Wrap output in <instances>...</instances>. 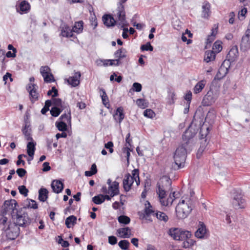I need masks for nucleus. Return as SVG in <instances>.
<instances>
[{
    "instance_id": "f257e3e1",
    "label": "nucleus",
    "mask_w": 250,
    "mask_h": 250,
    "mask_svg": "<svg viewBox=\"0 0 250 250\" xmlns=\"http://www.w3.org/2000/svg\"><path fill=\"white\" fill-rule=\"evenodd\" d=\"M193 208V199L191 197H183L176 207L177 217L179 219L186 218Z\"/></svg>"
},
{
    "instance_id": "f03ea898",
    "label": "nucleus",
    "mask_w": 250,
    "mask_h": 250,
    "mask_svg": "<svg viewBox=\"0 0 250 250\" xmlns=\"http://www.w3.org/2000/svg\"><path fill=\"white\" fill-rule=\"evenodd\" d=\"M134 182L138 186L140 185L139 171L138 169H134L132 171L131 175L126 174L123 180V187L125 191H128L131 189Z\"/></svg>"
},
{
    "instance_id": "7ed1b4c3",
    "label": "nucleus",
    "mask_w": 250,
    "mask_h": 250,
    "mask_svg": "<svg viewBox=\"0 0 250 250\" xmlns=\"http://www.w3.org/2000/svg\"><path fill=\"white\" fill-rule=\"evenodd\" d=\"M186 154V149L183 145L179 146L176 149L174 155V160L175 165L177 166V169H179L184 167Z\"/></svg>"
},
{
    "instance_id": "20e7f679",
    "label": "nucleus",
    "mask_w": 250,
    "mask_h": 250,
    "mask_svg": "<svg viewBox=\"0 0 250 250\" xmlns=\"http://www.w3.org/2000/svg\"><path fill=\"white\" fill-rule=\"evenodd\" d=\"M157 193L159 196L160 202L162 206H167L169 205H171L175 199V192H173L172 194H170L169 197L167 200H165L166 191L163 186H161L160 184H157Z\"/></svg>"
},
{
    "instance_id": "39448f33",
    "label": "nucleus",
    "mask_w": 250,
    "mask_h": 250,
    "mask_svg": "<svg viewBox=\"0 0 250 250\" xmlns=\"http://www.w3.org/2000/svg\"><path fill=\"white\" fill-rule=\"evenodd\" d=\"M114 16L117 19L116 20V23L119 26H121V28H124L127 24L124 5L117 4V7L115 10Z\"/></svg>"
},
{
    "instance_id": "423d86ee",
    "label": "nucleus",
    "mask_w": 250,
    "mask_h": 250,
    "mask_svg": "<svg viewBox=\"0 0 250 250\" xmlns=\"http://www.w3.org/2000/svg\"><path fill=\"white\" fill-rule=\"evenodd\" d=\"M53 105L50 110V113L52 116L55 117H58L61 112L68 106L67 104L62 102L60 98L53 99Z\"/></svg>"
},
{
    "instance_id": "0eeeda50",
    "label": "nucleus",
    "mask_w": 250,
    "mask_h": 250,
    "mask_svg": "<svg viewBox=\"0 0 250 250\" xmlns=\"http://www.w3.org/2000/svg\"><path fill=\"white\" fill-rule=\"evenodd\" d=\"M17 205L18 204L14 199L5 201L1 210L2 214H10L12 217L13 214L18 211L16 208Z\"/></svg>"
},
{
    "instance_id": "6e6552de",
    "label": "nucleus",
    "mask_w": 250,
    "mask_h": 250,
    "mask_svg": "<svg viewBox=\"0 0 250 250\" xmlns=\"http://www.w3.org/2000/svg\"><path fill=\"white\" fill-rule=\"evenodd\" d=\"M14 223L19 226H24L29 223V218L27 214L22 211V210H18L12 216Z\"/></svg>"
},
{
    "instance_id": "1a4fd4ad",
    "label": "nucleus",
    "mask_w": 250,
    "mask_h": 250,
    "mask_svg": "<svg viewBox=\"0 0 250 250\" xmlns=\"http://www.w3.org/2000/svg\"><path fill=\"white\" fill-rule=\"evenodd\" d=\"M232 205L233 208L236 209L243 208L246 206L245 200L243 198L239 190H233Z\"/></svg>"
},
{
    "instance_id": "9d476101",
    "label": "nucleus",
    "mask_w": 250,
    "mask_h": 250,
    "mask_svg": "<svg viewBox=\"0 0 250 250\" xmlns=\"http://www.w3.org/2000/svg\"><path fill=\"white\" fill-rule=\"evenodd\" d=\"M40 73L43 78L44 82L50 83L55 82L54 76L48 66H42L40 68Z\"/></svg>"
},
{
    "instance_id": "9b49d317",
    "label": "nucleus",
    "mask_w": 250,
    "mask_h": 250,
    "mask_svg": "<svg viewBox=\"0 0 250 250\" xmlns=\"http://www.w3.org/2000/svg\"><path fill=\"white\" fill-rule=\"evenodd\" d=\"M40 73L43 78L44 82L50 83L55 82L54 76L48 66H42L40 68Z\"/></svg>"
},
{
    "instance_id": "f8f14e48",
    "label": "nucleus",
    "mask_w": 250,
    "mask_h": 250,
    "mask_svg": "<svg viewBox=\"0 0 250 250\" xmlns=\"http://www.w3.org/2000/svg\"><path fill=\"white\" fill-rule=\"evenodd\" d=\"M217 98L216 94H214L211 90L208 91L204 96L202 104L203 106H209L213 104Z\"/></svg>"
},
{
    "instance_id": "ddd939ff",
    "label": "nucleus",
    "mask_w": 250,
    "mask_h": 250,
    "mask_svg": "<svg viewBox=\"0 0 250 250\" xmlns=\"http://www.w3.org/2000/svg\"><path fill=\"white\" fill-rule=\"evenodd\" d=\"M250 29H247L245 34L241 39L240 43V49L243 51H245L250 48Z\"/></svg>"
},
{
    "instance_id": "4468645a",
    "label": "nucleus",
    "mask_w": 250,
    "mask_h": 250,
    "mask_svg": "<svg viewBox=\"0 0 250 250\" xmlns=\"http://www.w3.org/2000/svg\"><path fill=\"white\" fill-rule=\"evenodd\" d=\"M30 9V4L26 0H22L16 5V11L22 15L29 12Z\"/></svg>"
},
{
    "instance_id": "2eb2a0df",
    "label": "nucleus",
    "mask_w": 250,
    "mask_h": 250,
    "mask_svg": "<svg viewBox=\"0 0 250 250\" xmlns=\"http://www.w3.org/2000/svg\"><path fill=\"white\" fill-rule=\"evenodd\" d=\"M35 84L30 83L27 87V90L29 92L30 100L32 103H34L38 99L39 94L37 92L36 89H35Z\"/></svg>"
},
{
    "instance_id": "dca6fc26",
    "label": "nucleus",
    "mask_w": 250,
    "mask_h": 250,
    "mask_svg": "<svg viewBox=\"0 0 250 250\" xmlns=\"http://www.w3.org/2000/svg\"><path fill=\"white\" fill-rule=\"evenodd\" d=\"M104 24L107 27L114 26L116 23V20L112 15L110 14H105L102 18Z\"/></svg>"
},
{
    "instance_id": "f3484780",
    "label": "nucleus",
    "mask_w": 250,
    "mask_h": 250,
    "mask_svg": "<svg viewBox=\"0 0 250 250\" xmlns=\"http://www.w3.org/2000/svg\"><path fill=\"white\" fill-rule=\"evenodd\" d=\"M51 186L53 192L56 193L61 192L63 189V183L58 180H53L51 183Z\"/></svg>"
},
{
    "instance_id": "a211bd4d",
    "label": "nucleus",
    "mask_w": 250,
    "mask_h": 250,
    "mask_svg": "<svg viewBox=\"0 0 250 250\" xmlns=\"http://www.w3.org/2000/svg\"><path fill=\"white\" fill-rule=\"evenodd\" d=\"M81 76V75L80 72H77L75 73L73 76L70 77L67 79V82L72 86H76L80 83V79Z\"/></svg>"
},
{
    "instance_id": "6ab92c4d",
    "label": "nucleus",
    "mask_w": 250,
    "mask_h": 250,
    "mask_svg": "<svg viewBox=\"0 0 250 250\" xmlns=\"http://www.w3.org/2000/svg\"><path fill=\"white\" fill-rule=\"evenodd\" d=\"M108 189L110 192V197H113L118 195L119 193V183L116 181L113 182L111 185L109 186Z\"/></svg>"
},
{
    "instance_id": "aec40b11",
    "label": "nucleus",
    "mask_w": 250,
    "mask_h": 250,
    "mask_svg": "<svg viewBox=\"0 0 250 250\" xmlns=\"http://www.w3.org/2000/svg\"><path fill=\"white\" fill-rule=\"evenodd\" d=\"M210 4L208 1H205L202 5V17L208 19L210 14Z\"/></svg>"
},
{
    "instance_id": "412c9836",
    "label": "nucleus",
    "mask_w": 250,
    "mask_h": 250,
    "mask_svg": "<svg viewBox=\"0 0 250 250\" xmlns=\"http://www.w3.org/2000/svg\"><path fill=\"white\" fill-rule=\"evenodd\" d=\"M36 145V143L33 140L29 141L27 145V152L29 156L31 157V160L33 159Z\"/></svg>"
},
{
    "instance_id": "4be33fe9",
    "label": "nucleus",
    "mask_w": 250,
    "mask_h": 250,
    "mask_svg": "<svg viewBox=\"0 0 250 250\" xmlns=\"http://www.w3.org/2000/svg\"><path fill=\"white\" fill-rule=\"evenodd\" d=\"M61 28V35L62 36L67 38L73 37V31L68 25L64 24Z\"/></svg>"
},
{
    "instance_id": "5701e85b",
    "label": "nucleus",
    "mask_w": 250,
    "mask_h": 250,
    "mask_svg": "<svg viewBox=\"0 0 250 250\" xmlns=\"http://www.w3.org/2000/svg\"><path fill=\"white\" fill-rule=\"evenodd\" d=\"M186 233H190L191 234V231L182 228H173L169 229L168 234H187Z\"/></svg>"
},
{
    "instance_id": "b1692460",
    "label": "nucleus",
    "mask_w": 250,
    "mask_h": 250,
    "mask_svg": "<svg viewBox=\"0 0 250 250\" xmlns=\"http://www.w3.org/2000/svg\"><path fill=\"white\" fill-rule=\"evenodd\" d=\"M115 120L121 123L125 117V115L123 113V108L122 107H118L115 114L113 115Z\"/></svg>"
},
{
    "instance_id": "393cba45",
    "label": "nucleus",
    "mask_w": 250,
    "mask_h": 250,
    "mask_svg": "<svg viewBox=\"0 0 250 250\" xmlns=\"http://www.w3.org/2000/svg\"><path fill=\"white\" fill-rule=\"evenodd\" d=\"M23 208L37 209L38 208V204L34 200L27 199L23 203Z\"/></svg>"
},
{
    "instance_id": "a878e982",
    "label": "nucleus",
    "mask_w": 250,
    "mask_h": 250,
    "mask_svg": "<svg viewBox=\"0 0 250 250\" xmlns=\"http://www.w3.org/2000/svg\"><path fill=\"white\" fill-rule=\"evenodd\" d=\"M29 125L25 124L24 127L22 129L23 134L24 135L25 138L27 141H33V138L31 135V129L29 128Z\"/></svg>"
},
{
    "instance_id": "bb28decb",
    "label": "nucleus",
    "mask_w": 250,
    "mask_h": 250,
    "mask_svg": "<svg viewBox=\"0 0 250 250\" xmlns=\"http://www.w3.org/2000/svg\"><path fill=\"white\" fill-rule=\"evenodd\" d=\"M100 61L103 62V65L104 66H107L108 64L109 65H115V66H119L122 63V62L119 59H115V60H100Z\"/></svg>"
},
{
    "instance_id": "cd10ccee",
    "label": "nucleus",
    "mask_w": 250,
    "mask_h": 250,
    "mask_svg": "<svg viewBox=\"0 0 250 250\" xmlns=\"http://www.w3.org/2000/svg\"><path fill=\"white\" fill-rule=\"evenodd\" d=\"M228 69L227 67H225L222 65L219 68L218 71L215 77L216 79H221L224 77L228 73Z\"/></svg>"
},
{
    "instance_id": "c85d7f7f",
    "label": "nucleus",
    "mask_w": 250,
    "mask_h": 250,
    "mask_svg": "<svg viewBox=\"0 0 250 250\" xmlns=\"http://www.w3.org/2000/svg\"><path fill=\"white\" fill-rule=\"evenodd\" d=\"M145 215L146 217H148L149 215H153L154 216L155 215V211L153 209L152 206L151 205L150 203L148 201H146L145 204Z\"/></svg>"
},
{
    "instance_id": "c756f323",
    "label": "nucleus",
    "mask_w": 250,
    "mask_h": 250,
    "mask_svg": "<svg viewBox=\"0 0 250 250\" xmlns=\"http://www.w3.org/2000/svg\"><path fill=\"white\" fill-rule=\"evenodd\" d=\"M114 56L117 58L116 59H119L121 61V59L126 57V51L125 49L121 48L114 53ZM120 62H121V61Z\"/></svg>"
},
{
    "instance_id": "7c9ffc66",
    "label": "nucleus",
    "mask_w": 250,
    "mask_h": 250,
    "mask_svg": "<svg viewBox=\"0 0 250 250\" xmlns=\"http://www.w3.org/2000/svg\"><path fill=\"white\" fill-rule=\"evenodd\" d=\"M215 53L214 51H207L204 56V61L209 62L215 60Z\"/></svg>"
},
{
    "instance_id": "2f4dec72",
    "label": "nucleus",
    "mask_w": 250,
    "mask_h": 250,
    "mask_svg": "<svg viewBox=\"0 0 250 250\" xmlns=\"http://www.w3.org/2000/svg\"><path fill=\"white\" fill-rule=\"evenodd\" d=\"M48 190L46 188H41L39 191V200L45 202L48 198Z\"/></svg>"
},
{
    "instance_id": "473e14b6",
    "label": "nucleus",
    "mask_w": 250,
    "mask_h": 250,
    "mask_svg": "<svg viewBox=\"0 0 250 250\" xmlns=\"http://www.w3.org/2000/svg\"><path fill=\"white\" fill-rule=\"evenodd\" d=\"M205 84L206 81L205 80H201L199 81L194 86L193 88V92L195 94L200 93L204 88Z\"/></svg>"
},
{
    "instance_id": "72a5a7b5",
    "label": "nucleus",
    "mask_w": 250,
    "mask_h": 250,
    "mask_svg": "<svg viewBox=\"0 0 250 250\" xmlns=\"http://www.w3.org/2000/svg\"><path fill=\"white\" fill-rule=\"evenodd\" d=\"M208 230L205 225L203 222H200L195 234H206Z\"/></svg>"
},
{
    "instance_id": "f704fd0d",
    "label": "nucleus",
    "mask_w": 250,
    "mask_h": 250,
    "mask_svg": "<svg viewBox=\"0 0 250 250\" xmlns=\"http://www.w3.org/2000/svg\"><path fill=\"white\" fill-rule=\"evenodd\" d=\"M83 22L82 21L76 22L72 29L73 32L81 33L83 30Z\"/></svg>"
},
{
    "instance_id": "c9c22d12",
    "label": "nucleus",
    "mask_w": 250,
    "mask_h": 250,
    "mask_svg": "<svg viewBox=\"0 0 250 250\" xmlns=\"http://www.w3.org/2000/svg\"><path fill=\"white\" fill-rule=\"evenodd\" d=\"M76 217L73 215H71L66 219L65 224L67 228H70L76 223Z\"/></svg>"
},
{
    "instance_id": "e433bc0d",
    "label": "nucleus",
    "mask_w": 250,
    "mask_h": 250,
    "mask_svg": "<svg viewBox=\"0 0 250 250\" xmlns=\"http://www.w3.org/2000/svg\"><path fill=\"white\" fill-rule=\"evenodd\" d=\"M100 96L102 98L103 104L105 106L109 105V100L106 95L105 91L103 89H100Z\"/></svg>"
},
{
    "instance_id": "4c0bfd02",
    "label": "nucleus",
    "mask_w": 250,
    "mask_h": 250,
    "mask_svg": "<svg viewBox=\"0 0 250 250\" xmlns=\"http://www.w3.org/2000/svg\"><path fill=\"white\" fill-rule=\"evenodd\" d=\"M154 216H155L159 220L163 221L165 222H167L168 219V217L166 215V214L164 212L161 211H157L155 213Z\"/></svg>"
},
{
    "instance_id": "58836bf2",
    "label": "nucleus",
    "mask_w": 250,
    "mask_h": 250,
    "mask_svg": "<svg viewBox=\"0 0 250 250\" xmlns=\"http://www.w3.org/2000/svg\"><path fill=\"white\" fill-rule=\"evenodd\" d=\"M66 111L67 112V113H66V111H65V113L62 115L59 119L62 120L63 122L66 121V122L68 123L70 122L71 120V114H70V109H66Z\"/></svg>"
},
{
    "instance_id": "ea45409f",
    "label": "nucleus",
    "mask_w": 250,
    "mask_h": 250,
    "mask_svg": "<svg viewBox=\"0 0 250 250\" xmlns=\"http://www.w3.org/2000/svg\"><path fill=\"white\" fill-rule=\"evenodd\" d=\"M55 240L56 242L61 244L62 247L66 248L69 246V244L68 241L64 240L61 235H58L57 237H56Z\"/></svg>"
},
{
    "instance_id": "a19ab883",
    "label": "nucleus",
    "mask_w": 250,
    "mask_h": 250,
    "mask_svg": "<svg viewBox=\"0 0 250 250\" xmlns=\"http://www.w3.org/2000/svg\"><path fill=\"white\" fill-rule=\"evenodd\" d=\"M55 125L58 129L61 131H65L67 129L66 123L63 121L60 122H56Z\"/></svg>"
},
{
    "instance_id": "79ce46f5",
    "label": "nucleus",
    "mask_w": 250,
    "mask_h": 250,
    "mask_svg": "<svg viewBox=\"0 0 250 250\" xmlns=\"http://www.w3.org/2000/svg\"><path fill=\"white\" fill-rule=\"evenodd\" d=\"M238 54V51L237 47L236 46H234L229 50L228 56L231 58V59L232 60L237 57Z\"/></svg>"
},
{
    "instance_id": "37998d69",
    "label": "nucleus",
    "mask_w": 250,
    "mask_h": 250,
    "mask_svg": "<svg viewBox=\"0 0 250 250\" xmlns=\"http://www.w3.org/2000/svg\"><path fill=\"white\" fill-rule=\"evenodd\" d=\"M207 146V141L206 140H203L201 143L200 146L199 148L198 149L197 153V156L198 158H199L201 156L202 153L204 152V151L206 149Z\"/></svg>"
},
{
    "instance_id": "c03bdc74",
    "label": "nucleus",
    "mask_w": 250,
    "mask_h": 250,
    "mask_svg": "<svg viewBox=\"0 0 250 250\" xmlns=\"http://www.w3.org/2000/svg\"><path fill=\"white\" fill-rule=\"evenodd\" d=\"M92 201L96 204L100 205L104 201L103 195L99 194L92 198Z\"/></svg>"
},
{
    "instance_id": "a18cd8bd",
    "label": "nucleus",
    "mask_w": 250,
    "mask_h": 250,
    "mask_svg": "<svg viewBox=\"0 0 250 250\" xmlns=\"http://www.w3.org/2000/svg\"><path fill=\"white\" fill-rule=\"evenodd\" d=\"M193 124V121L191 124L190 126L189 127V128L188 130H187L185 131V132L184 133V134L183 135V139H185V140H188V141L190 138H191L193 137L194 135H192V134L190 135V128H191L192 127Z\"/></svg>"
},
{
    "instance_id": "49530a36",
    "label": "nucleus",
    "mask_w": 250,
    "mask_h": 250,
    "mask_svg": "<svg viewBox=\"0 0 250 250\" xmlns=\"http://www.w3.org/2000/svg\"><path fill=\"white\" fill-rule=\"evenodd\" d=\"M208 132H209V127H205V126L204 125H203L202 126V127L201 128L200 131V139H204L207 136V135H208Z\"/></svg>"
},
{
    "instance_id": "de8ad7c7",
    "label": "nucleus",
    "mask_w": 250,
    "mask_h": 250,
    "mask_svg": "<svg viewBox=\"0 0 250 250\" xmlns=\"http://www.w3.org/2000/svg\"><path fill=\"white\" fill-rule=\"evenodd\" d=\"M188 235H186L187 239L183 242V247L186 248L193 245L195 243V241L190 238H188Z\"/></svg>"
},
{
    "instance_id": "09e8293b",
    "label": "nucleus",
    "mask_w": 250,
    "mask_h": 250,
    "mask_svg": "<svg viewBox=\"0 0 250 250\" xmlns=\"http://www.w3.org/2000/svg\"><path fill=\"white\" fill-rule=\"evenodd\" d=\"M118 221L122 224H127L130 222V218L125 215H121L118 217Z\"/></svg>"
},
{
    "instance_id": "8fccbe9b",
    "label": "nucleus",
    "mask_w": 250,
    "mask_h": 250,
    "mask_svg": "<svg viewBox=\"0 0 250 250\" xmlns=\"http://www.w3.org/2000/svg\"><path fill=\"white\" fill-rule=\"evenodd\" d=\"M118 245L121 249L125 250L128 249L129 243L127 240H121L119 242Z\"/></svg>"
},
{
    "instance_id": "3c124183",
    "label": "nucleus",
    "mask_w": 250,
    "mask_h": 250,
    "mask_svg": "<svg viewBox=\"0 0 250 250\" xmlns=\"http://www.w3.org/2000/svg\"><path fill=\"white\" fill-rule=\"evenodd\" d=\"M142 85L138 83H134L132 85V87L130 90L136 91L137 92H140L142 90Z\"/></svg>"
},
{
    "instance_id": "603ef678",
    "label": "nucleus",
    "mask_w": 250,
    "mask_h": 250,
    "mask_svg": "<svg viewBox=\"0 0 250 250\" xmlns=\"http://www.w3.org/2000/svg\"><path fill=\"white\" fill-rule=\"evenodd\" d=\"M20 193L23 195L24 196L26 197L28 195V190L25 186H21L18 188Z\"/></svg>"
},
{
    "instance_id": "864d4df0",
    "label": "nucleus",
    "mask_w": 250,
    "mask_h": 250,
    "mask_svg": "<svg viewBox=\"0 0 250 250\" xmlns=\"http://www.w3.org/2000/svg\"><path fill=\"white\" fill-rule=\"evenodd\" d=\"M144 115L145 117L152 118L155 116V113L150 109H147L144 112Z\"/></svg>"
},
{
    "instance_id": "5fc2aeb1",
    "label": "nucleus",
    "mask_w": 250,
    "mask_h": 250,
    "mask_svg": "<svg viewBox=\"0 0 250 250\" xmlns=\"http://www.w3.org/2000/svg\"><path fill=\"white\" fill-rule=\"evenodd\" d=\"M119 234H131V232L130 229L128 227L120 229L118 230Z\"/></svg>"
},
{
    "instance_id": "6e6d98bb",
    "label": "nucleus",
    "mask_w": 250,
    "mask_h": 250,
    "mask_svg": "<svg viewBox=\"0 0 250 250\" xmlns=\"http://www.w3.org/2000/svg\"><path fill=\"white\" fill-rule=\"evenodd\" d=\"M141 49L142 51H153V47L150 44L149 42H147L146 44L142 45L141 47Z\"/></svg>"
},
{
    "instance_id": "4d7b16f0",
    "label": "nucleus",
    "mask_w": 250,
    "mask_h": 250,
    "mask_svg": "<svg viewBox=\"0 0 250 250\" xmlns=\"http://www.w3.org/2000/svg\"><path fill=\"white\" fill-rule=\"evenodd\" d=\"M136 104L139 107L142 108H145L146 107L145 100L143 99H138L136 100Z\"/></svg>"
},
{
    "instance_id": "13d9d810",
    "label": "nucleus",
    "mask_w": 250,
    "mask_h": 250,
    "mask_svg": "<svg viewBox=\"0 0 250 250\" xmlns=\"http://www.w3.org/2000/svg\"><path fill=\"white\" fill-rule=\"evenodd\" d=\"M247 13V9L246 8H244L239 12L238 18L240 20H243L245 19V15Z\"/></svg>"
},
{
    "instance_id": "bf43d9fd",
    "label": "nucleus",
    "mask_w": 250,
    "mask_h": 250,
    "mask_svg": "<svg viewBox=\"0 0 250 250\" xmlns=\"http://www.w3.org/2000/svg\"><path fill=\"white\" fill-rule=\"evenodd\" d=\"M52 93H53L52 95L53 97H57L58 95V90L55 86H53L51 89L47 92V94L48 96H50L52 95Z\"/></svg>"
},
{
    "instance_id": "052dcab7",
    "label": "nucleus",
    "mask_w": 250,
    "mask_h": 250,
    "mask_svg": "<svg viewBox=\"0 0 250 250\" xmlns=\"http://www.w3.org/2000/svg\"><path fill=\"white\" fill-rule=\"evenodd\" d=\"M222 46L219 42H215L213 45L212 49L216 52H219L222 50Z\"/></svg>"
},
{
    "instance_id": "680f3d73",
    "label": "nucleus",
    "mask_w": 250,
    "mask_h": 250,
    "mask_svg": "<svg viewBox=\"0 0 250 250\" xmlns=\"http://www.w3.org/2000/svg\"><path fill=\"white\" fill-rule=\"evenodd\" d=\"M16 172L20 177L22 178L25 175L27 172L24 169L19 168L17 170Z\"/></svg>"
},
{
    "instance_id": "e2e57ef3",
    "label": "nucleus",
    "mask_w": 250,
    "mask_h": 250,
    "mask_svg": "<svg viewBox=\"0 0 250 250\" xmlns=\"http://www.w3.org/2000/svg\"><path fill=\"white\" fill-rule=\"evenodd\" d=\"M130 149L128 147V146H126L125 147H124L123 150V153L126 155L127 161H128L129 157L130 156Z\"/></svg>"
},
{
    "instance_id": "0e129e2a",
    "label": "nucleus",
    "mask_w": 250,
    "mask_h": 250,
    "mask_svg": "<svg viewBox=\"0 0 250 250\" xmlns=\"http://www.w3.org/2000/svg\"><path fill=\"white\" fill-rule=\"evenodd\" d=\"M108 242L111 245H115L117 242V239L116 237L111 235L108 237Z\"/></svg>"
},
{
    "instance_id": "69168bd1",
    "label": "nucleus",
    "mask_w": 250,
    "mask_h": 250,
    "mask_svg": "<svg viewBox=\"0 0 250 250\" xmlns=\"http://www.w3.org/2000/svg\"><path fill=\"white\" fill-rule=\"evenodd\" d=\"M23 156L25 157L26 155L23 154H20L18 156V160L17 162V166H19L21 163L22 164L23 166L25 165V162L23 160H22L21 159Z\"/></svg>"
},
{
    "instance_id": "338daca9",
    "label": "nucleus",
    "mask_w": 250,
    "mask_h": 250,
    "mask_svg": "<svg viewBox=\"0 0 250 250\" xmlns=\"http://www.w3.org/2000/svg\"><path fill=\"white\" fill-rule=\"evenodd\" d=\"M42 171L44 172L48 171L51 169L48 162H44L42 165Z\"/></svg>"
},
{
    "instance_id": "774afa93",
    "label": "nucleus",
    "mask_w": 250,
    "mask_h": 250,
    "mask_svg": "<svg viewBox=\"0 0 250 250\" xmlns=\"http://www.w3.org/2000/svg\"><path fill=\"white\" fill-rule=\"evenodd\" d=\"M173 26L174 29L179 30L181 27V22L179 21H176L175 22L173 23Z\"/></svg>"
}]
</instances>
